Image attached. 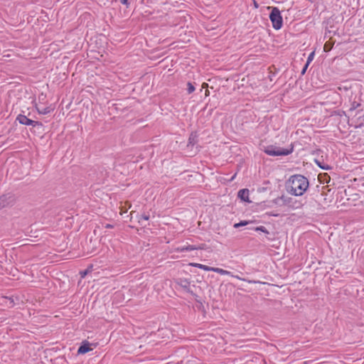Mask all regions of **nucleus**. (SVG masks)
Wrapping results in <instances>:
<instances>
[{"instance_id": "6", "label": "nucleus", "mask_w": 364, "mask_h": 364, "mask_svg": "<svg viewBox=\"0 0 364 364\" xmlns=\"http://www.w3.org/2000/svg\"><path fill=\"white\" fill-rule=\"evenodd\" d=\"M361 107L360 103L358 102H353L350 105V107L348 109V113L350 116L355 117L360 111H362V109H360Z\"/></svg>"}, {"instance_id": "19", "label": "nucleus", "mask_w": 364, "mask_h": 364, "mask_svg": "<svg viewBox=\"0 0 364 364\" xmlns=\"http://www.w3.org/2000/svg\"><path fill=\"white\" fill-rule=\"evenodd\" d=\"M255 230H256V231H261V232H264V233H266V234H268V233H269V232L267 231V230L266 229V228H265V227H264V226L257 227V228H255Z\"/></svg>"}, {"instance_id": "1", "label": "nucleus", "mask_w": 364, "mask_h": 364, "mask_svg": "<svg viewBox=\"0 0 364 364\" xmlns=\"http://www.w3.org/2000/svg\"><path fill=\"white\" fill-rule=\"evenodd\" d=\"M309 180L304 176L296 174L291 176L286 183L287 191L295 196H301L309 188Z\"/></svg>"}, {"instance_id": "10", "label": "nucleus", "mask_w": 364, "mask_h": 364, "mask_svg": "<svg viewBox=\"0 0 364 364\" xmlns=\"http://www.w3.org/2000/svg\"><path fill=\"white\" fill-rule=\"evenodd\" d=\"M191 266L194 267H198L200 269H203L206 272H213L214 267H208L205 264H199V263H191Z\"/></svg>"}, {"instance_id": "7", "label": "nucleus", "mask_w": 364, "mask_h": 364, "mask_svg": "<svg viewBox=\"0 0 364 364\" xmlns=\"http://www.w3.org/2000/svg\"><path fill=\"white\" fill-rule=\"evenodd\" d=\"M213 272H215V273H218V274H219L220 275H228V276H230V277H235V278H236V279H237L239 280L245 281L244 279H242L239 276L233 275L231 272H229L228 270H225V269H221V268L214 267L213 269Z\"/></svg>"}, {"instance_id": "22", "label": "nucleus", "mask_w": 364, "mask_h": 364, "mask_svg": "<svg viewBox=\"0 0 364 364\" xmlns=\"http://www.w3.org/2000/svg\"><path fill=\"white\" fill-rule=\"evenodd\" d=\"M308 66H309V64L306 63L305 66L304 67V68L301 70V74L302 75H304L306 73V70Z\"/></svg>"}, {"instance_id": "16", "label": "nucleus", "mask_w": 364, "mask_h": 364, "mask_svg": "<svg viewBox=\"0 0 364 364\" xmlns=\"http://www.w3.org/2000/svg\"><path fill=\"white\" fill-rule=\"evenodd\" d=\"M315 162L323 170H329L331 168V167L328 165L321 162L319 160L316 159Z\"/></svg>"}, {"instance_id": "13", "label": "nucleus", "mask_w": 364, "mask_h": 364, "mask_svg": "<svg viewBox=\"0 0 364 364\" xmlns=\"http://www.w3.org/2000/svg\"><path fill=\"white\" fill-rule=\"evenodd\" d=\"M90 350H91V348L89 347V344L86 343V344L82 345L78 348L77 353H81V354H84V353H86L89 352Z\"/></svg>"}, {"instance_id": "12", "label": "nucleus", "mask_w": 364, "mask_h": 364, "mask_svg": "<svg viewBox=\"0 0 364 364\" xmlns=\"http://www.w3.org/2000/svg\"><path fill=\"white\" fill-rule=\"evenodd\" d=\"M52 110L53 109L50 107H37V111L41 114H47Z\"/></svg>"}, {"instance_id": "25", "label": "nucleus", "mask_w": 364, "mask_h": 364, "mask_svg": "<svg viewBox=\"0 0 364 364\" xmlns=\"http://www.w3.org/2000/svg\"><path fill=\"white\" fill-rule=\"evenodd\" d=\"M9 305L11 306H12L14 305V301L12 299H9Z\"/></svg>"}, {"instance_id": "21", "label": "nucleus", "mask_w": 364, "mask_h": 364, "mask_svg": "<svg viewBox=\"0 0 364 364\" xmlns=\"http://www.w3.org/2000/svg\"><path fill=\"white\" fill-rule=\"evenodd\" d=\"M149 219V216L147 215H145V214L142 215L140 218V220H148ZM139 222H141V220H139Z\"/></svg>"}, {"instance_id": "23", "label": "nucleus", "mask_w": 364, "mask_h": 364, "mask_svg": "<svg viewBox=\"0 0 364 364\" xmlns=\"http://www.w3.org/2000/svg\"><path fill=\"white\" fill-rule=\"evenodd\" d=\"M121 3L124 5H126V6H128L129 5V2H128V0H121L120 1Z\"/></svg>"}, {"instance_id": "27", "label": "nucleus", "mask_w": 364, "mask_h": 364, "mask_svg": "<svg viewBox=\"0 0 364 364\" xmlns=\"http://www.w3.org/2000/svg\"><path fill=\"white\" fill-rule=\"evenodd\" d=\"M86 274V272H85L82 274V277Z\"/></svg>"}, {"instance_id": "9", "label": "nucleus", "mask_w": 364, "mask_h": 364, "mask_svg": "<svg viewBox=\"0 0 364 364\" xmlns=\"http://www.w3.org/2000/svg\"><path fill=\"white\" fill-rule=\"evenodd\" d=\"M238 197L243 201H249L248 189H241L238 191Z\"/></svg>"}, {"instance_id": "17", "label": "nucleus", "mask_w": 364, "mask_h": 364, "mask_svg": "<svg viewBox=\"0 0 364 364\" xmlns=\"http://www.w3.org/2000/svg\"><path fill=\"white\" fill-rule=\"evenodd\" d=\"M248 223H249V221H246V220L240 221V223L234 224V228H238L240 227L245 226V225H247Z\"/></svg>"}, {"instance_id": "26", "label": "nucleus", "mask_w": 364, "mask_h": 364, "mask_svg": "<svg viewBox=\"0 0 364 364\" xmlns=\"http://www.w3.org/2000/svg\"><path fill=\"white\" fill-rule=\"evenodd\" d=\"M235 176H236V174H235L234 176H232V177L231 178V180H230V181L234 180V178H235Z\"/></svg>"}, {"instance_id": "14", "label": "nucleus", "mask_w": 364, "mask_h": 364, "mask_svg": "<svg viewBox=\"0 0 364 364\" xmlns=\"http://www.w3.org/2000/svg\"><path fill=\"white\" fill-rule=\"evenodd\" d=\"M9 204L8 198L6 196H2L0 197V209L6 207Z\"/></svg>"}, {"instance_id": "4", "label": "nucleus", "mask_w": 364, "mask_h": 364, "mask_svg": "<svg viewBox=\"0 0 364 364\" xmlns=\"http://www.w3.org/2000/svg\"><path fill=\"white\" fill-rule=\"evenodd\" d=\"M16 119L20 124L27 126L36 127L41 124L38 122L28 119L26 116L23 114H18Z\"/></svg>"}, {"instance_id": "5", "label": "nucleus", "mask_w": 364, "mask_h": 364, "mask_svg": "<svg viewBox=\"0 0 364 364\" xmlns=\"http://www.w3.org/2000/svg\"><path fill=\"white\" fill-rule=\"evenodd\" d=\"M176 284L185 291L187 293L192 292L191 290V283L186 279H178L176 281Z\"/></svg>"}, {"instance_id": "24", "label": "nucleus", "mask_w": 364, "mask_h": 364, "mask_svg": "<svg viewBox=\"0 0 364 364\" xmlns=\"http://www.w3.org/2000/svg\"><path fill=\"white\" fill-rule=\"evenodd\" d=\"M105 228H113V225H111V224H107V225H105Z\"/></svg>"}, {"instance_id": "15", "label": "nucleus", "mask_w": 364, "mask_h": 364, "mask_svg": "<svg viewBox=\"0 0 364 364\" xmlns=\"http://www.w3.org/2000/svg\"><path fill=\"white\" fill-rule=\"evenodd\" d=\"M197 142V136L196 134H191L188 139V146L192 145L193 146Z\"/></svg>"}, {"instance_id": "8", "label": "nucleus", "mask_w": 364, "mask_h": 364, "mask_svg": "<svg viewBox=\"0 0 364 364\" xmlns=\"http://www.w3.org/2000/svg\"><path fill=\"white\" fill-rule=\"evenodd\" d=\"M204 247L203 245L200 246H196V245H186L183 246L178 249L179 252H188V251H192V250H203Z\"/></svg>"}, {"instance_id": "18", "label": "nucleus", "mask_w": 364, "mask_h": 364, "mask_svg": "<svg viewBox=\"0 0 364 364\" xmlns=\"http://www.w3.org/2000/svg\"><path fill=\"white\" fill-rule=\"evenodd\" d=\"M187 86H188L187 90L189 94H191L195 91V87L193 85V84L191 82H188L187 84Z\"/></svg>"}, {"instance_id": "2", "label": "nucleus", "mask_w": 364, "mask_h": 364, "mask_svg": "<svg viewBox=\"0 0 364 364\" xmlns=\"http://www.w3.org/2000/svg\"><path fill=\"white\" fill-rule=\"evenodd\" d=\"M269 19L272 23L274 29L279 30L283 25V20L281 16L280 11L277 7H273L269 14Z\"/></svg>"}, {"instance_id": "20", "label": "nucleus", "mask_w": 364, "mask_h": 364, "mask_svg": "<svg viewBox=\"0 0 364 364\" xmlns=\"http://www.w3.org/2000/svg\"><path fill=\"white\" fill-rule=\"evenodd\" d=\"M314 52H312L311 53L309 56H308V58H307V61H306V63H308L309 65V63L312 61V60L314 59Z\"/></svg>"}, {"instance_id": "11", "label": "nucleus", "mask_w": 364, "mask_h": 364, "mask_svg": "<svg viewBox=\"0 0 364 364\" xmlns=\"http://www.w3.org/2000/svg\"><path fill=\"white\" fill-rule=\"evenodd\" d=\"M355 128H363L364 127V114L360 116V117H358L355 121Z\"/></svg>"}, {"instance_id": "3", "label": "nucleus", "mask_w": 364, "mask_h": 364, "mask_svg": "<svg viewBox=\"0 0 364 364\" xmlns=\"http://www.w3.org/2000/svg\"><path fill=\"white\" fill-rule=\"evenodd\" d=\"M293 151V149H284L274 146H267L264 152L269 156H287Z\"/></svg>"}]
</instances>
